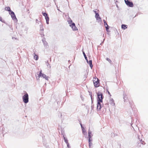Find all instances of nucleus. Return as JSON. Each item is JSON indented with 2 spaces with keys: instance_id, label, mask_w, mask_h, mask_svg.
<instances>
[{
  "instance_id": "nucleus-1",
  "label": "nucleus",
  "mask_w": 148,
  "mask_h": 148,
  "mask_svg": "<svg viewBox=\"0 0 148 148\" xmlns=\"http://www.w3.org/2000/svg\"><path fill=\"white\" fill-rule=\"evenodd\" d=\"M97 109L98 111H100L102 107L103 106V99L104 96L102 92L99 91L97 92Z\"/></svg>"
},
{
  "instance_id": "nucleus-2",
  "label": "nucleus",
  "mask_w": 148,
  "mask_h": 148,
  "mask_svg": "<svg viewBox=\"0 0 148 148\" xmlns=\"http://www.w3.org/2000/svg\"><path fill=\"white\" fill-rule=\"evenodd\" d=\"M25 94L22 97L23 101L25 103H27L29 102V96L28 93L25 91H24Z\"/></svg>"
},
{
  "instance_id": "nucleus-3",
  "label": "nucleus",
  "mask_w": 148,
  "mask_h": 148,
  "mask_svg": "<svg viewBox=\"0 0 148 148\" xmlns=\"http://www.w3.org/2000/svg\"><path fill=\"white\" fill-rule=\"evenodd\" d=\"M68 21L69 23V24L70 26L72 29L73 30L76 31L77 30V28L76 27L75 23L73 22L72 21L71 19Z\"/></svg>"
},
{
  "instance_id": "nucleus-4",
  "label": "nucleus",
  "mask_w": 148,
  "mask_h": 148,
  "mask_svg": "<svg viewBox=\"0 0 148 148\" xmlns=\"http://www.w3.org/2000/svg\"><path fill=\"white\" fill-rule=\"evenodd\" d=\"M94 79L95 80H93L94 85L95 88H97L99 86L100 80L96 77Z\"/></svg>"
},
{
  "instance_id": "nucleus-5",
  "label": "nucleus",
  "mask_w": 148,
  "mask_h": 148,
  "mask_svg": "<svg viewBox=\"0 0 148 148\" xmlns=\"http://www.w3.org/2000/svg\"><path fill=\"white\" fill-rule=\"evenodd\" d=\"M38 77H39V78L40 77H42L43 78L47 80H48L49 77L48 76H47L45 74L42 73V71L41 70L40 72L38 74Z\"/></svg>"
},
{
  "instance_id": "nucleus-6",
  "label": "nucleus",
  "mask_w": 148,
  "mask_h": 148,
  "mask_svg": "<svg viewBox=\"0 0 148 148\" xmlns=\"http://www.w3.org/2000/svg\"><path fill=\"white\" fill-rule=\"evenodd\" d=\"M126 4L129 7H132L134 5L132 1H130L129 0H124Z\"/></svg>"
},
{
  "instance_id": "nucleus-7",
  "label": "nucleus",
  "mask_w": 148,
  "mask_h": 148,
  "mask_svg": "<svg viewBox=\"0 0 148 148\" xmlns=\"http://www.w3.org/2000/svg\"><path fill=\"white\" fill-rule=\"evenodd\" d=\"M46 39L45 37L43 38L42 39V41L43 43V45L45 47V48L47 49L49 47V46L48 45V43L45 40Z\"/></svg>"
},
{
  "instance_id": "nucleus-8",
  "label": "nucleus",
  "mask_w": 148,
  "mask_h": 148,
  "mask_svg": "<svg viewBox=\"0 0 148 148\" xmlns=\"http://www.w3.org/2000/svg\"><path fill=\"white\" fill-rule=\"evenodd\" d=\"M11 16L12 19L14 21L16 22H17L18 21L16 17V15H15L14 12L13 14H11Z\"/></svg>"
},
{
  "instance_id": "nucleus-9",
  "label": "nucleus",
  "mask_w": 148,
  "mask_h": 148,
  "mask_svg": "<svg viewBox=\"0 0 148 148\" xmlns=\"http://www.w3.org/2000/svg\"><path fill=\"white\" fill-rule=\"evenodd\" d=\"M95 17L97 20H99V21H101V18L100 17L99 13H96L95 15Z\"/></svg>"
},
{
  "instance_id": "nucleus-10",
  "label": "nucleus",
  "mask_w": 148,
  "mask_h": 148,
  "mask_svg": "<svg viewBox=\"0 0 148 148\" xmlns=\"http://www.w3.org/2000/svg\"><path fill=\"white\" fill-rule=\"evenodd\" d=\"M33 55L34 56V59L36 60H38L39 58L38 55L36 54L35 51H34V50H33Z\"/></svg>"
},
{
  "instance_id": "nucleus-11",
  "label": "nucleus",
  "mask_w": 148,
  "mask_h": 148,
  "mask_svg": "<svg viewBox=\"0 0 148 148\" xmlns=\"http://www.w3.org/2000/svg\"><path fill=\"white\" fill-rule=\"evenodd\" d=\"M87 63L89 64L91 68L92 69L93 67V65L92 64V60H90L89 61H88H88H86Z\"/></svg>"
},
{
  "instance_id": "nucleus-12",
  "label": "nucleus",
  "mask_w": 148,
  "mask_h": 148,
  "mask_svg": "<svg viewBox=\"0 0 148 148\" xmlns=\"http://www.w3.org/2000/svg\"><path fill=\"white\" fill-rule=\"evenodd\" d=\"M109 102L110 104L112 106H115V103L114 102V101L112 98L111 99L109 100Z\"/></svg>"
},
{
  "instance_id": "nucleus-13",
  "label": "nucleus",
  "mask_w": 148,
  "mask_h": 148,
  "mask_svg": "<svg viewBox=\"0 0 148 148\" xmlns=\"http://www.w3.org/2000/svg\"><path fill=\"white\" fill-rule=\"evenodd\" d=\"M40 32H41V31H43L44 30L43 26V25L41 23V24H40Z\"/></svg>"
},
{
  "instance_id": "nucleus-14",
  "label": "nucleus",
  "mask_w": 148,
  "mask_h": 148,
  "mask_svg": "<svg viewBox=\"0 0 148 148\" xmlns=\"http://www.w3.org/2000/svg\"><path fill=\"white\" fill-rule=\"evenodd\" d=\"M93 136V135L92 134V132L90 130V129H89L88 131V138H92V137Z\"/></svg>"
},
{
  "instance_id": "nucleus-15",
  "label": "nucleus",
  "mask_w": 148,
  "mask_h": 148,
  "mask_svg": "<svg viewBox=\"0 0 148 148\" xmlns=\"http://www.w3.org/2000/svg\"><path fill=\"white\" fill-rule=\"evenodd\" d=\"M45 18L46 20V23L47 24H49V18L48 15L46 16V17H45Z\"/></svg>"
},
{
  "instance_id": "nucleus-16",
  "label": "nucleus",
  "mask_w": 148,
  "mask_h": 148,
  "mask_svg": "<svg viewBox=\"0 0 148 148\" xmlns=\"http://www.w3.org/2000/svg\"><path fill=\"white\" fill-rule=\"evenodd\" d=\"M121 27L122 29L125 30L127 28V26L126 25L123 24L121 25Z\"/></svg>"
},
{
  "instance_id": "nucleus-17",
  "label": "nucleus",
  "mask_w": 148,
  "mask_h": 148,
  "mask_svg": "<svg viewBox=\"0 0 148 148\" xmlns=\"http://www.w3.org/2000/svg\"><path fill=\"white\" fill-rule=\"evenodd\" d=\"M28 29V27L27 26H25L24 27V29L23 30L24 32L26 34H27V30Z\"/></svg>"
},
{
  "instance_id": "nucleus-18",
  "label": "nucleus",
  "mask_w": 148,
  "mask_h": 148,
  "mask_svg": "<svg viewBox=\"0 0 148 148\" xmlns=\"http://www.w3.org/2000/svg\"><path fill=\"white\" fill-rule=\"evenodd\" d=\"M82 133L84 135H85L86 134L87 132H86V131L85 129V128L84 127H82Z\"/></svg>"
},
{
  "instance_id": "nucleus-19",
  "label": "nucleus",
  "mask_w": 148,
  "mask_h": 148,
  "mask_svg": "<svg viewBox=\"0 0 148 148\" xmlns=\"http://www.w3.org/2000/svg\"><path fill=\"white\" fill-rule=\"evenodd\" d=\"M82 53H83V55L84 56V57L85 58V59L86 60V61H88V58H87V57L86 56L84 52V51H83L82 50Z\"/></svg>"
},
{
  "instance_id": "nucleus-20",
  "label": "nucleus",
  "mask_w": 148,
  "mask_h": 148,
  "mask_svg": "<svg viewBox=\"0 0 148 148\" xmlns=\"http://www.w3.org/2000/svg\"><path fill=\"white\" fill-rule=\"evenodd\" d=\"M5 10L8 11V12L11 10L10 9V8L8 6L5 7Z\"/></svg>"
},
{
  "instance_id": "nucleus-21",
  "label": "nucleus",
  "mask_w": 148,
  "mask_h": 148,
  "mask_svg": "<svg viewBox=\"0 0 148 148\" xmlns=\"http://www.w3.org/2000/svg\"><path fill=\"white\" fill-rule=\"evenodd\" d=\"M123 99H124V101L125 102L127 99V95H125V93L123 94Z\"/></svg>"
},
{
  "instance_id": "nucleus-22",
  "label": "nucleus",
  "mask_w": 148,
  "mask_h": 148,
  "mask_svg": "<svg viewBox=\"0 0 148 148\" xmlns=\"http://www.w3.org/2000/svg\"><path fill=\"white\" fill-rule=\"evenodd\" d=\"M46 65H47V66L48 68H51V66H50V64L49 63L48 60L47 61V62H46Z\"/></svg>"
},
{
  "instance_id": "nucleus-23",
  "label": "nucleus",
  "mask_w": 148,
  "mask_h": 148,
  "mask_svg": "<svg viewBox=\"0 0 148 148\" xmlns=\"http://www.w3.org/2000/svg\"><path fill=\"white\" fill-rule=\"evenodd\" d=\"M105 27V28H106V31L107 32H110V31H109V28H110V26H106Z\"/></svg>"
},
{
  "instance_id": "nucleus-24",
  "label": "nucleus",
  "mask_w": 148,
  "mask_h": 148,
  "mask_svg": "<svg viewBox=\"0 0 148 148\" xmlns=\"http://www.w3.org/2000/svg\"><path fill=\"white\" fill-rule=\"evenodd\" d=\"M88 145L89 148H92V142L88 143Z\"/></svg>"
},
{
  "instance_id": "nucleus-25",
  "label": "nucleus",
  "mask_w": 148,
  "mask_h": 148,
  "mask_svg": "<svg viewBox=\"0 0 148 148\" xmlns=\"http://www.w3.org/2000/svg\"><path fill=\"white\" fill-rule=\"evenodd\" d=\"M40 32V34L41 36V37H44V36H45V35L44 34L43 31H41V32Z\"/></svg>"
},
{
  "instance_id": "nucleus-26",
  "label": "nucleus",
  "mask_w": 148,
  "mask_h": 148,
  "mask_svg": "<svg viewBox=\"0 0 148 148\" xmlns=\"http://www.w3.org/2000/svg\"><path fill=\"white\" fill-rule=\"evenodd\" d=\"M42 14L43 16H44L45 17H46V16L48 15V14L45 12H42Z\"/></svg>"
},
{
  "instance_id": "nucleus-27",
  "label": "nucleus",
  "mask_w": 148,
  "mask_h": 148,
  "mask_svg": "<svg viewBox=\"0 0 148 148\" xmlns=\"http://www.w3.org/2000/svg\"><path fill=\"white\" fill-rule=\"evenodd\" d=\"M0 21L2 22L5 23V21L4 20L2 19V18L0 16Z\"/></svg>"
},
{
  "instance_id": "nucleus-28",
  "label": "nucleus",
  "mask_w": 148,
  "mask_h": 148,
  "mask_svg": "<svg viewBox=\"0 0 148 148\" xmlns=\"http://www.w3.org/2000/svg\"><path fill=\"white\" fill-rule=\"evenodd\" d=\"M92 138H90V137H89V138H88V143L92 142Z\"/></svg>"
},
{
  "instance_id": "nucleus-29",
  "label": "nucleus",
  "mask_w": 148,
  "mask_h": 148,
  "mask_svg": "<svg viewBox=\"0 0 148 148\" xmlns=\"http://www.w3.org/2000/svg\"><path fill=\"white\" fill-rule=\"evenodd\" d=\"M64 140L66 143H68V140L67 138H65L64 139Z\"/></svg>"
},
{
  "instance_id": "nucleus-30",
  "label": "nucleus",
  "mask_w": 148,
  "mask_h": 148,
  "mask_svg": "<svg viewBox=\"0 0 148 148\" xmlns=\"http://www.w3.org/2000/svg\"><path fill=\"white\" fill-rule=\"evenodd\" d=\"M14 12L12 11L11 10L9 12V14L11 15V14H13Z\"/></svg>"
},
{
  "instance_id": "nucleus-31",
  "label": "nucleus",
  "mask_w": 148,
  "mask_h": 148,
  "mask_svg": "<svg viewBox=\"0 0 148 148\" xmlns=\"http://www.w3.org/2000/svg\"><path fill=\"white\" fill-rule=\"evenodd\" d=\"M115 135H116V136L117 135V134H115L114 133H112L111 134V136L112 137H114Z\"/></svg>"
},
{
  "instance_id": "nucleus-32",
  "label": "nucleus",
  "mask_w": 148,
  "mask_h": 148,
  "mask_svg": "<svg viewBox=\"0 0 148 148\" xmlns=\"http://www.w3.org/2000/svg\"><path fill=\"white\" fill-rule=\"evenodd\" d=\"M106 60L107 61H108L110 63H111V62H112V61H111V60L109 58H106Z\"/></svg>"
},
{
  "instance_id": "nucleus-33",
  "label": "nucleus",
  "mask_w": 148,
  "mask_h": 148,
  "mask_svg": "<svg viewBox=\"0 0 148 148\" xmlns=\"http://www.w3.org/2000/svg\"><path fill=\"white\" fill-rule=\"evenodd\" d=\"M90 98H91V100L92 104L93 103V100H94V98L92 96H91V97H90Z\"/></svg>"
},
{
  "instance_id": "nucleus-34",
  "label": "nucleus",
  "mask_w": 148,
  "mask_h": 148,
  "mask_svg": "<svg viewBox=\"0 0 148 148\" xmlns=\"http://www.w3.org/2000/svg\"><path fill=\"white\" fill-rule=\"evenodd\" d=\"M104 25L105 27L108 26V25L106 22V23H104Z\"/></svg>"
},
{
  "instance_id": "nucleus-35",
  "label": "nucleus",
  "mask_w": 148,
  "mask_h": 148,
  "mask_svg": "<svg viewBox=\"0 0 148 148\" xmlns=\"http://www.w3.org/2000/svg\"><path fill=\"white\" fill-rule=\"evenodd\" d=\"M45 146L46 148H48L49 147V145L47 143L45 145Z\"/></svg>"
},
{
  "instance_id": "nucleus-36",
  "label": "nucleus",
  "mask_w": 148,
  "mask_h": 148,
  "mask_svg": "<svg viewBox=\"0 0 148 148\" xmlns=\"http://www.w3.org/2000/svg\"><path fill=\"white\" fill-rule=\"evenodd\" d=\"M66 144H67V147L68 148H70V145H69V143H66Z\"/></svg>"
},
{
  "instance_id": "nucleus-37",
  "label": "nucleus",
  "mask_w": 148,
  "mask_h": 148,
  "mask_svg": "<svg viewBox=\"0 0 148 148\" xmlns=\"http://www.w3.org/2000/svg\"><path fill=\"white\" fill-rule=\"evenodd\" d=\"M107 91L108 92V95H110V96H111V95L110 93V92L108 91V89H107Z\"/></svg>"
},
{
  "instance_id": "nucleus-38",
  "label": "nucleus",
  "mask_w": 148,
  "mask_h": 148,
  "mask_svg": "<svg viewBox=\"0 0 148 148\" xmlns=\"http://www.w3.org/2000/svg\"><path fill=\"white\" fill-rule=\"evenodd\" d=\"M92 105L91 106V110H93L94 109V105H92Z\"/></svg>"
},
{
  "instance_id": "nucleus-39",
  "label": "nucleus",
  "mask_w": 148,
  "mask_h": 148,
  "mask_svg": "<svg viewBox=\"0 0 148 148\" xmlns=\"http://www.w3.org/2000/svg\"><path fill=\"white\" fill-rule=\"evenodd\" d=\"M88 75V73L87 74H85L84 75V77H85L86 78L87 77V75Z\"/></svg>"
},
{
  "instance_id": "nucleus-40",
  "label": "nucleus",
  "mask_w": 148,
  "mask_h": 148,
  "mask_svg": "<svg viewBox=\"0 0 148 148\" xmlns=\"http://www.w3.org/2000/svg\"><path fill=\"white\" fill-rule=\"evenodd\" d=\"M89 95L90 96V97H91V96H92V92H89Z\"/></svg>"
},
{
  "instance_id": "nucleus-41",
  "label": "nucleus",
  "mask_w": 148,
  "mask_h": 148,
  "mask_svg": "<svg viewBox=\"0 0 148 148\" xmlns=\"http://www.w3.org/2000/svg\"><path fill=\"white\" fill-rule=\"evenodd\" d=\"M80 126H81V128H82V127H83V125H82V123H81V122L80 123Z\"/></svg>"
},
{
  "instance_id": "nucleus-42",
  "label": "nucleus",
  "mask_w": 148,
  "mask_h": 148,
  "mask_svg": "<svg viewBox=\"0 0 148 148\" xmlns=\"http://www.w3.org/2000/svg\"><path fill=\"white\" fill-rule=\"evenodd\" d=\"M65 135L64 134H63V137L64 139L65 138H66L65 137Z\"/></svg>"
},
{
  "instance_id": "nucleus-43",
  "label": "nucleus",
  "mask_w": 148,
  "mask_h": 148,
  "mask_svg": "<svg viewBox=\"0 0 148 148\" xmlns=\"http://www.w3.org/2000/svg\"><path fill=\"white\" fill-rule=\"evenodd\" d=\"M93 11L95 13V14H96V13H97V12L96 10H93Z\"/></svg>"
},
{
  "instance_id": "nucleus-44",
  "label": "nucleus",
  "mask_w": 148,
  "mask_h": 148,
  "mask_svg": "<svg viewBox=\"0 0 148 148\" xmlns=\"http://www.w3.org/2000/svg\"><path fill=\"white\" fill-rule=\"evenodd\" d=\"M140 142H141V143L142 144H143V141L142 140V139L140 140Z\"/></svg>"
},
{
  "instance_id": "nucleus-45",
  "label": "nucleus",
  "mask_w": 148,
  "mask_h": 148,
  "mask_svg": "<svg viewBox=\"0 0 148 148\" xmlns=\"http://www.w3.org/2000/svg\"><path fill=\"white\" fill-rule=\"evenodd\" d=\"M39 22L38 20L37 19H36V23H38Z\"/></svg>"
},
{
  "instance_id": "nucleus-46",
  "label": "nucleus",
  "mask_w": 148,
  "mask_h": 148,
  "mask_svg": "<svg viewBox=\"0 0 148 148\" xmlns=\"http://www.w3.org/2000/svg\"><path fill=\"white\" fill-rule=\"evenodd\" d=\"M61 134H62V135H63V134H64V132H63L62 131V132H61Z\"/></svg>"
},
{
  "instance_id": "nucleus-47",
  "label": "nucleus",
  "mask_w": 148,
  "mask_h": 148,
  "mask_svg": "<svg viewBox=\"0 0 148 148\" xmlns=\"http://www.w3.org/2000/svg\"><path fill=\"white\" fill-rule=\"evenodd\" d=\"M12 39H16V38H14V37H12Z\"/></svg>"
},
{
  "instance_id": "nucleus-48",
  "label": "nucleus",
  "mask_w": 148,
  "mask_h": 148,
  "mask_svg": "<svg viewBox=\"0 0 148 148\" xmlns=\"http://www.w3.org/2000/svg\"><path fill=\"white\" fill-rule=\"evenodd\" d=\"M103 21L104 23H106V21L105 20H104V19H103Z\"/></svg>"
},
{
  "instance_id": "nucleus-49",
  "label": "nucleus",
  "mask_w": 148,
  "mask_h": 148,
  "mask_svg": "<svg viewBox=\"0 0 148 148\" xmlns=\"http://www.w3.org/2000/svg\"><path fill=\"white\" fill-rule=\"evenodd\" d=\"M62 113H60V117L62 118Z\"/></svg>"
},
{
  "instance_id": "nucleus-50",
  "label": "nucleus",
  "mask_w": 148,
  "mask_h": 148,
  "mask_svg": "<svg viewBox=\"0 0 148 148\" xmlns=\"http://www.w3.org/2000/svg\"><path fill=\"white\" fill-rule=\"evenodd\" d=\"M37 80H39V78H37Z\"/></svg>"
},
{
  "instance_id": "nucleus-51",
  "label": "nucleus",
  "mask_w": 148,
  "mask_h": 148,
  "mask_svg": "<svg viewBox=\"0 0 148 148\" xmlns=\"http://www.w3.org/2000/svg\"><path fill=\"white\" fill-rule=\"evenodd\" d=\"M107 104L108 105H109V103H107Z\"/></svg>"
},
{
  "instance_id": "nucleus-52",
  "label": "nucleus",
  "mask_w": 148,
  "mask_h": 148,
  "mask_svg": "<svg viewBox=\"0 0 148 148\" xmlns=\"http://www.w3.org/2000/svg\"><path fill=\"white\" fill-rule=\"evenodd\" d=\"M116 32H117L118 33V34H119V33L117 31H116Z\"/></svg>"
},
{
  "instance_id": "nucleus-53",
  "label": "nucleus",
  "mask_w": 148,
  "mask_h": 148,
  "mask_svg": "<svg viewBox=\"0 0 148 148\" xmlns=\"http://www.w3.org/2000/svg\"><path fill=\"white\" fill-rule=\"evenodd\" d=\"M51 58H50V61H51Z\"/></svg>"
},
{
  "instance_id": "nucleus-54",
  "label": "nucleus",
  "mask_w": 148,
  "mask_h": 148,
  "mask_svg": "<svg viewBox=\"0 0 148 148\" xmlns=\"http://www.w3.org/2000/svg\"><path fill=\"white\" fill-rule=\"evenodd\" d=\"M116 6H117V7H118V5H116Z\"/></svg>"
},
{
  "instance_id": "nucleus-55",
  "label": "nucleus",
  "mask_w": 148,
  "mask_h": 148,
  "mask_svg": "<svg viewBox=\"0 0 148 148\" xmlns=\"http://www.w3.org/2000/svg\"><path fill=\"white\" fill-rule=\"evenodd\" d=\"M104 40H105V39H103V41H104Z\"/></svg>"
}]
</instances>
